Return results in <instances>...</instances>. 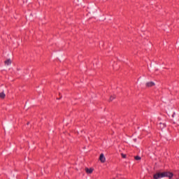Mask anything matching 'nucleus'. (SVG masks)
<instances>
[{"mask_svg":"<svg viewBox=\"0 0 179 179\" xmlns=\"http://www.w3.org/2000/svg\"><path fill=\"white\" fill-rule=\"evenodd\" d=\"M163 177H169V179L173 178L174 174L171 172H163L162 173Z\"/></svg>","mask_w":179,"mask_h":179,"instance_id":"1","label":"nucleus"},{"mask_svg":"<svg viewBox=\"0 0 179 179\" xmlns=\"http://www.w3.org/2000/svg\"><path fill=\"white\" fill-rule=\"evenodd\" d=\"M85 171L87 174H92L93 171H94V169L85 167Z\"/></svg>","mask_w":179,"mask_h":179,"instance_id":"2","label":"nucleus"},{"mask_svg":"<svg viewBox=\"0 0 179 179\" xmlns=\"http://www.w3.org/2000/svg\"><path fill=\"white\" fill-rule=\"evenodd\" d=\"M154 179L163 178V173H157L153 176Z\"/></svg>","mask_w":179,"mask_h":179,"instance_id":"3","label":"nucleus"},{"mask_svg":"<svg viewBox=\"0 0 179 179\" xmlns=\"http://www.w3.org/2000/svg\"><path fill=\"white\" fill-rule=\"evenodd\" d=\"M99 162H101V163H106V157H104V154L101 153L100 155Z\"/></svg>","mask_w":179,"mask_h":179,"instance_id":"4","label":"nucleus"},{"mask_svg":"<svg viewBox=\"0 0 179 179\" xmlns=\"http://www.w3.org/2000/svg\"><path fill=\"white\" fill-rule=\"evenodd\" d=\"M155 83L152 81L146 83L145 86L146 87H153V86H155Z\"/></svg>","mask_w":179,"mask_h":179,"instance_id":"5","label":"nucleus"},{"mask_svg":"<svg viewBox=\"0 0 179 179\" xmlns=\"http://www.w3.org/2000/svg\"><path fill=\"white\" fill-rule=\"evenodd\" d=\"M116 97L117 96L115 94L110 95L108 99L109 103H111V101H113L114 100H115Z\"/></svg>","mask_w":179,"mask_h":179,"instance_id":"6","label":"nucleus"},{"mask_svg":"<svg viewBox=\"0 0 179 179\" xmlns=\"http://www.w3.org/2000/svg\"><path fill=\"white\" fill-rule=\"evenodd\" d=\"M4 64L6 66L10 65L12 64V59H6V61H4Z\"/></svg>","mask_w":179,"mask_h":179,"instance_id":"7","label":"nucleus"},{"mask_svg":"<svg viewBox=\"0 0 179 179\" xmlns=\"http://www.w3.org/2000/svg\"><path fill=\"white\" fill-rule=\"evenodd\" d=\"M5 97H6V94H5V92H0V99H5Z\"/></svg>","mask_w":179,"mask_h":179,"instance_id":"8","label":"nucleus"},{"mask_svg":"<svg viewBox=\"0 0 179 179\" xmlns=\"http://www.w3.org/2000/svg\"><path fill=\"white\" fill-rule=\"evenodd\" d=\"M160 125V128L163 129V128H166V124L164 123H159Z\"/></svg>","mask_w":179,"mask_h":179,"instance_id":"9","label":"nucleus"},{"mask_svg":"<svg viewBox=\"0 0 179 179\" xmlns=\"http://www.w3.org/2000/svg\"><path fill=\"white\" fill-rule=\"evenodd\" d=\"M135 160H141L142 158L140 156L134 157Z\"/></svg>","mask_w":179,"mask_h":179,"instance_id":"10","label":"nucleus"},{"mask_svg":"<svg viewBox=\"0 0 179 179\" xmlns=\"http://www.w3.org/2000/svg\"><path fill=\"white\" fill-rule=\"evenodd\" d=\"M121 156H122V159H127V155L122 153Z\"/></svg>","mask_w":179,"mask_h":179,"instance_id":"11","label":"nucleus"},{"mask_svg":"<svg viewBox=\"0 0 179 179\" xmlns=\"http://www.w3.org/2000/svg\"><path fill=\"white\" fill-rule=\"evenodd\" d=\"M176 115V113H173V115H172V117H173V118H174V116Z\"/></svg>","mask_w":179,"mask_h":179,"instance_id":"12","label":"nucleus"},{"mask_svg":"<svg viewBox=\"0 0 179 179\" xmlns=\"http://www.w3.org/2000/svg\"><path fill=\"white\" fill-rule=\"evenodd\" d=\"M29 124H30V122H27V125H29Z\"/></svg>","mask_w":179,"mask_h":179,"instance_id":"13","label":"nucleus"}]
</instances>
